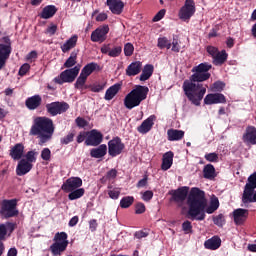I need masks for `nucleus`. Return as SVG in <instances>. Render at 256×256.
<instances>
[{
	"instance_id": "09e8293b",
	"label": "nucleus",
	"mask_w": 256,
	"mask_h": 256,
	"mask_svg": "<svg viewBox=\"0 0 256 256\" xmlns=\"http://www.w3.org/2000/svg\"><path fill=\"white\" fill-rule=\"evenodd\" d=\"M108 195H109L110 199H119V196L121 195V189L114 188L108 192Z\"/></svg>"
},
{
	"instance_id": "7ed1b4c3",
	"label": "nucleus",
	"mask_w": 256,
	"mask_h": 256,
	"mask_svg": "<svg viewBox=\"0 0 256 256\" xmlns=\"http://www.w3.org/2000/svg\"><path fill=\"white\" fill-rule=\"evenodd\" d=\"M54 132L53 120L47 117H36L30 129V135L37 136L40 139L39 145L51 141Z\"/></svg>"
},
{
	"instance_id": "69168bd1",
	"label": "nucleus",
	"mask_w": 256,
	"mask_h": 256,
	"mask_svg": "<svg viewBox=\"0 0 256 256\" xmlns=\"http://www.w3.org/2000/svg\"><path fill=\"white\" fill-rule=\"evenodd\" d=\"M172 51L174 53H179L181 51V46L179 45V42H177V40H174L172 42Z\"/></svg>"
},
{
	"instance_id": "3c124183",
	"label": "nucleus",
	"mask_w": 256,
	"mask_h": 256,
	"mask_svg": "<svg viewBox=\"0 0 256 256\" xmlns=\"http://www.w3.org/2000/svg\"><path fill=\"white\" fill-rule=\"evenodd\" d=\"M92 17H95V20L98 22H103V21H107V13L102 12L97 14V12H94L92 14Z\"/></svg>"
},
{
	"instance_id": "b1692460",
	"label": "nucleus",
	"mask_w": 256,
	"mask_h": 256,
	"mask_svg": "<svg viewBox=\"0 0 256 256\" xmlns=\"http://www.w3.org/2000/svg\"><path fill=\"white\" fill-rule=\"evenodd\" d=\"M173 152L169 151L166 152L163 155L162 158V165H161V169L162 171H169V169H171L172 165H173Z\"/></svg>"
},
{
	"instance_id": "f257e3e1",
	"label": "nucleus",
	"mask_w": 256,
	"mask_h": 256,
	"mask_svg": "<svg viewBox=\"0 0 256 256\" xmlns=\"http://www.w3.org/2000/svg\"><path fill=\"white\" fill-rule=\"evenodd\" d=\"M211 67L209 63H201L193 67V75L190 76V80H185L183 83V91L193 105H201V101H203V97L207 93V88L199 83H203V81H207L211 77V73H209Z\"/></svg>"
},
{
	"instance_id": "72a5a7b5",
	"label": "nucleus",
	"mask_w": 256,
	"mask_h": 256,
	"mask_svg": "<svg viewBox=\"0 0 256 256\" xmlns=\"http://www.w3.org/2000/svg\"><path fill=\"white\" fill-rule=\"evenodd\" d=\"M151 75H153V65L147 64L142 70V74L140 75V81H147L151 77Z\"/></svg>"
},
{
	"instance_id": "e2e57ef3",
	"label": "nucleus",
	"mask_w": 256,
	"mask_h": 256,
	"mask_svg": "<svg viewBox=\"0 0 256 256\" xmlns=\"http://www.w3.org/2000/svg\"><path fill=\"white\" fill-rule=\"evenodd\" d=\"M76 124H77L78 127H81V128L87 127V125H88L87 120H85V119H83L81 117H78L76 119Z\"/></svg>"
},
{
	"instance_id": "f03ea898",
	"label": "nucleus",
	"mask_w": 256,
	"mask_h": 256,
	"mask_svg": "<svg viewBox=\"0 0 256 256\" xmlns=\"http://www.w3.org/2000/svg\"><path fill=\"white\" fill-rule=\"evenodd\" d=\"M187 205L188 215L190 219L196 221H203L205 213L211 215L219 209V198L212 195L210 197L209 205L207 206V199H205V192L199 188H192L188 196Z\"/></svg>"
},
{
	"instance_id": "a211bd4d",
	"label": "nucleus",
	"mask_w": 256,
	"mask_h": 256,
	"mask_svg": "<svg viewBox=\"0 0 256 256\" xmlns=\"http://www.w3.org/2000/svg\"><path fill=\"white\" fill-rule=\"evenodd\" d=\"M10 55L11 44H0V69H3Z\"/></svg>"
},
{
	"instance_id": "9d476101",
	"label": "nucleus",
	"mask_w": 256,
	"mask_h": 256,
	"mask_svg": "<svg viewBox=\"0 0 256 256\" xmlns=\"http://www.w3.org/2000/svg\"><path fill=\"white\" fill-rule=\"evenodd\" d=\"M103 141V134L98 130H91L86 132V140L85 145L88 147H97V145H101Z\"/></svg>"
},
{
	"instance_id": "f8f14e48",
	"label": "nucleus",
	"mask_w": 256,
	"mask_h": 256,
	"mask_svg": "<svg viewBox=\"0 0 256 256\" xmlns=\"http://www.w3.org/2000/svg\"><path fill=\"white\" fill-rule=\"evenodd\" d=\"M83 185V180L79 177H71L68 178L61 186L62 191L65 193H71V191H75L79 189Z\"/></svg>"
},
{
	"instance_id": "864d4df0",
	"label": "nucleus",
	"mask_w": 256,
	"mask_h": 256,
	"mask_svg": "<svg viewBox=\"0 0 256 256\" xmlns=\"http://www.w3.org/2000/svg\"><path fill=\"white\" fill-rule=\"evenodd\" d=\"M213 222L215 225H218V227H222V225L225 223V217L223 214H219L213 218Z\"/></svg>"
},
{
	"instance_id": "9b49d317",
	"label": "nucleus",
	"mask_w": 256,
	"mask_h": 256,
	"mask_svg": "<svg viewBox=\"0 0 256 256\" xmlns=\"http://www.w3.org/2000/svg\"><path fill=\"white\" fill-rule=\"evenodd\" d=\"M109 33V25L99 26L91 33V41L93 43H103L107 39Z\"/></svg>"
},
{
	"instance_id": "ea45409f",
	"label": "nucleus",
	"mask_w": 256,
	"mask_h": 256,
	"mask_svg": "<svg viewBox=\"0 0 256 256\" xmlns=\"http://www.w3.org/2000/svg\"><path fill=\"white\" fill-rule=\"evenodd\" d=\"M85 83H87V77L80 74L76 80L75 88L79 89L80 91H83V89H87Z\"/></svg>"
},
{
	"instance_id": "a18cd8bd",
	"label": "nucleus",
	"mask_w": 256,
	"mask_h": 256,
	"mask_svg": "<svg viewBox=\"0 0 256 256\" xmlns=\"http://www.w3.org/2000/svg\"><path fill=\"white\" fill-rule=\"evenodd\" d=\"M182 231L186 235H189V233H193V225H191V222L189 220H186L182 223Z\"/></svg>"
},
{
	"instance_id": "2eb2a0df",
	"label": "nucleus",
	"mask_w": 256,
	"mask_h": 256,
	"mask_svg": "<svg viewBox=\"0 0 256 256\" xmlns=\"http://www.w3.org/2000/svg\"><path fill=\"white\" fill-rule=\"evenodd\" d=\"M157 117L155 115L149 116L146 120L142 122V124L137 128L138 133L145 135L149 133L151 129H153V125H155V120Z\"/></svg>"
},
{
	"instance_id": "f3484780",
	"label": "nucleus",
	"mask_w": 256,
	"mask_h": 256,
	"mask_svg": "<svg viewBox=\"0 0 256 256\" xmlns=\"http://www.w3.org/2000/svg\"><path fill=\"white\" fill-rule=\"evenodd\" d=\"M225 95L220 93L207 94L204 98L205 105H217L219 103H225Z\"/></svg>"
},
{
	"instance_id": "c756f323",
	"label": "nucleus",
	"mask_w": 256,
	"mask_h": 256,
	"mask_svg": "<svg viewBox=\"0 0 256 256\" xmlns=\"http://www.w3.org/2000/svg\"><path fill=\"white\" fill-rule=\"evenodd\" d=\"M77 35L72 36L71 38H69L62 46H61V50L63 53H67L69 51H71V49H73L75 47V45H77Z\"/></svg>"
},
{
	"instance_id": "39448f33",
	"label": "nucleus",
	"mask_w": 256,
	"mask_h": 256,
	"mask_svg": "<svg viewBox=\"0 0 256 256\" xmlns=\"http://www.w3.org/2000/svg\"><path fill=\"white\" fill-rule=\"evenodd\" d=\"M69 247V236L65 232H58L54 235L50 251L53 256H62Z\"/></svg>"
},
{
	"instance_id": "5fc2aeb1",
	"label": "nucleus",
	"mask_w": 256,
	"mask_h": 256,
	"mask_svg": "<svg viewBox=\"0 0 256 256\" xmlns=\"http://www.w3.org/2000/svg\"><path fill=\"white\" fill-rule=\"evenodd\" d=\"M167 13V10L161 9L152 19L154 23H157L158 21H161L163 17H165V14Z\"/></svg>"
},
{
	"instance_id": "ddd939ff",
	"label": "nucleus",
	"mask_w": 256,
	"mask_h": 256,
	"mask_svg": "<svg viewBox=\"0 0 256 256\" xmlns=\"http://www.w3.org/2000/svg\"><path fill=\"white\" fill-rule=\"evenodd\" d=\"M67 109H69V104L67 103L54 102L47 105L48 113L53 116L61 115V113H65Z\"/></svg>"
},
{
	"instance_id": "58836bf2",
	"label": "nucleus",
	"mask_w": 256,
	"mask_h": 256,
	"mask_svg": "<svg viewBox=\"0 0 256 256\" xmlns=\"http://www.w3.org/2000/svg\"><path fill=\"white\" fill-rule=\"evenodd\" d=\"M157 47L159 49H170L171 48V41L165 36L159 37Z\"/></svg>"
},
{
	"instance_id": "bf43d9fd",
	"label": "nucleus",
	"mask_w": 256,
	"mask_h": 256,
	"mask_svg": "<svg viewBox=\"0 0 256 256\" xmlns=\"http://www.w3.org/2000/svg\"><path fill=\"white\" fill-rule=\"evenodd\" d=\"M218 52H219V49H217L214 46L207 47V53H209V55H211L212 59L217 55Z\"/></svg>"
},
{
	"instance_id": "13d9d810",
	"label": "nucleus",
	"mask_w": 256,
	"mask_h": 256,
	"mask_svg": "<svg viewBox=\"0 0 256 256\" xmlns=\"http://www.w3.org/2000/svg\"><path fill=\"white\" fill-rule=\"evenodd\" d=\"M135 213L137 215H141V214L145 213V204H143L141 202L136 204Z\"/></svg>"
},
{
	"instance_id": "4c0bfd02",
	"label": "nucleus",
	"mask_w": 256,
	"mask_h": 256,
	"mask_svg": "<svg viewBox=\"0 0 256 256\" xmlns=\"http://www.w3.org/2000/svg\"><path fill=\"white\" fill-rule=\"evenodd\" d=\"M134 201H135V198L133 196L123 197L120 200V207L122 209H128V207H131L133 205Z\"/></svg>"
},
{
	"instance_id": "49530a36",
	"label": "nucleus",
	"mask_w": 256,
	"mask_h": 256,
	"mask_svg": "<svg viewBox=\"0 0 256 256\" xmlns=\"http://www.w3.org/2000/svg\"><path fill=\"white\" fill-rule=\"evenodd\" d=\"M142 201H145L146 203H149L153 199V191L147 190L144 192H141Z\"/></svg>"
},
{
	"instance_id": "f704fd0d",
	"label": "nucleus",
	"mask_w": 256,
	"mask_h": 256,
	"mask_svg": "<svg viewBox=\"0 0 256 256\" xmlns=\"http://www.w3.org/2000/svg\"><path fill=\"white\" fill-rule=\"evenodd\" d=\"M203 175L205 179H215V166L213 164L204 166Z\"/></svg>"
},
{
	"instance_id": "dca6fc26",
	"label": "nucleus",
	"mask_w": 256,
	"mask_h": 256,
	"mask_svg": "<svg viewBox=\"0 0 256 256\" xmlns=\"http://www.w3.org/2000/svg\"><path fill=\"white\" fill-rule=\"evenodd\" d=\"M107 6L109 7L111 13L114 15H121L125 7V3L121 0H107Z\"/></svg>"
},
{
	"instance_id": "0eeeda50",
	"label": "nucleus",
	"mask_w": 256,
	"mask_h": 256,
	"mask_svg": "<svg viewBox=\"0 0 256 256\" xmlns=\"http://www.w3.org/2000/svg\"><path fill=\"white\" fill-rule=\"evenodd\" d=\"M79 71H81V68L79 66L67 69L63 71L58 77L54 78V81L55 83H58V85H63V83H73V81L77 79Z\"/></svg>"
},
{
	"instance_id": "c85d7f7f",
	"label": "nucleus",
	"mask_w": 256,
	"mask_h": 256,
	"mask_svg": "<svg viewBox=\"0 0 256 256\" xmlns=\"http://www.w3.org/2000/svg\"><path fill=\"white\" fill-rule=\"evenodd\" d=\"M119 91H121V84L116 83L114 85H112L111 87H109L106 90L104 99L105 101H111V99H113L115 97V95H117V93H119Z\"/></svg>"
},
{
	"instance_id": "680f3d73",
	"label": "nucleus",
	"mask_w": 256,
	"mask_h": 256,
	"mask_svg": "<svg viewBox=\"0 0 256 256\" xmlns=\"http://www.w3.org/2000/svg\"><path fill=\"white\" fill-rule=\"evenodd\" d=\"M46 33H47L48 35H55V33H57V25L51 24V25L47 28Z\"/></svg>"
},
{
	"instance_id": "1a4fd4ad",
	"label": "nucleus",
	"mask_w": 256,
	"mask_h": 256,
	"mask_svg": "<svg viewBox=\"0 0 256 256\" xmlns=\"http://www.w3.org/2000/svg\"><path fill=\"white\" fill-rule=\"evenodd\" d=\"M125 150V144L121 141V138L115 137L108 142V155L110 157H117L121 155Z\"/></svg>"
},
{
	"instance_id": "aec40b11",
	"label": "nucleus",
	"mask_w": 256,
	"mask_h": 256,
	"mask_svg": "<svg viewBox=\"0 0 256 256\" xmlns=\"http://www.w3.org/2000/svg\"><path fill=\"white\" fill-rule=\"evenodd\" d=\"M233 217L236 225H243L244 221H247V217H249V211L243 208H238L233 211Z\"/></svg>"
},
{
	"instance_id": "79ce46f5",
	"label": "nucleus",
	"mask_w": 256,
	"mask_h": 256,
	"mask_svg": "<svg viewBox=\"0 0 256 256\" xmlns=\"http://www.w3.org/2000/svg\"><path fill=\"white\" fill-rule=\"evenodd\" d=\"M204 159L208 161L209 163H218L219 162V154L212 152V153H206L204 156Z\"/></svg>"
},
{
	"instance_id": "6ab92c4d",
	"label": "nucleus",
	"mask_w": 256,
	"mask_h": 256,
	"mask_svg": "<svg viewBox=\"0 0 256 256\" xmlns=\"http://www.w3.org/2000/svg\"><path fill=\"white\" fill-rule=\"evenodd\" d=\"M13 231H15V224L11 222L0 224V241H5L7 237L11 236Z\"/></svg>"
},
{
	"instance_id": "4be33fe9",
	"label": "nucleus",
	"mask_w": 256,
	"mask_h": 256,
	"mask_svg": "<svg viewBox=\"0 0 256 256\" xmlns=\"http://www.w3.org/2000/svg\"><path fill=\"white\" fill-rule=\"evenodd\" d=\"M31 169H33V164H30V162H27L26 159H22L19 161L17 165L16 173L21 177L23 175H27V173H29Z\"/></svg>"
},
{
	"instance_id": "052dcab7",
	"label": "nucleus",
	"mask_w": 256,
	"mask_h": 256,
	"mask_svg": "<svg viewBox=\"0 0 256 256\" xmlns=\"http://www.w3.org/2000/svg\"><path fill=\"white\" fill-rule=\"evenodd\" d=\"M149 235V232L147 230H140L135 233L136 239H143Z\"/></svg>"
},
{
	"instance_id": "8fccbe9b",
	"label": "nucleus",
	"mask_w": 256,
	"mask_h": 256,
	"mask_svg": "<svg viewBox=\"0 0 256 256\" xmlns=\"http://www.w3.org/2000/svg\"><path fill=\"white\" fill-rule=\"evenodd\" d=\"M121 51H122L121 46H117L110 49L108 55L109 57H119V55H121Z\"/></svg>"
},
{
	"instance_id": "a19ab883",
	"label": "nucleus",
	"mask_w": 256,
	"mask_h": 256,
	"mask_svg": "<svg viewBox=\"0 0 256 256\" xmlns=\"http://www.w3.org/2000/svg\"><path fill=\"white\" fill-rule=\"evenodd\" d=\"M77 63V54L75 52H72L70 57L66 60L64 63V67H73Z\"/></svg>"
},
{
	"instance_id": "412c9836",
	"label": "nucleus",
	"mask_w": 256,
	"mask_h": 256,
	"mask_svg": "<svg viewBox=\"0 0 256 256\" xmlns=\"http://www.w3.org/2000/svg\"><path fill=\"white\" fill-rule=\"evenodd\" d=\"M189 193V187H181L177 190H172L170 195H172V199L179 203L180 201H185L187 198V194Z\"/></svg>"
},
{
	"instance_id": "bb28decb",
	"label": "nucleus",
	"mask_w": 256,
	"mask_h": 256,
	"mask_svg": "<svg viewBox=\"0 0 256 256\" xmlns=\"http://www.w3.org/2000/svg\"><path fill=\"white\" fill-rule=\"evenodd\" d=\"M204 246L206 249H210V251H215L221 247V238L214 236L205 241Z\"/></svg>"
},
{
	"instance_id": "423d86ee",
	"label": "nucleus",
	"mask_w": 256,
	"mask_h": 256,
	"mask_svg": "<svg viewBox=\"0 0 256 256\" xmlns=\"http://www.w3.org/2000/svg\"><path fill=\"white\" fill-rule=\"evenodd\" d=\"M0 215L5 217V219L19 215V210H17V199L3 200L1 203Z\"/></svg>"
},
{
	"instance_id": "4d7b16f0",
	"label": "nucleus",
	"mask_w": 256,
	"mask_h": 256,
	"mask_svg": "<svg viewBox=\"0 0 256 256\" xmlns=\"http://www.w3.org/2000/svg\"><path fill=\"white\" fill-rule=\"evenodd\" d=\"M74 137H75V133L71 132L67 136L61 139V143H63V145H69V143L73 141Z\"/></svg>"
},
{
	"instance_id": "0e129e2a",
	"label": "nucleus",
	"mask_w": 256,
	"mask_h": 256,
	"mask_svg": "<svg viewBox=\"0 0 256 256\" xmlns=\"http://www.w3.org/2000/svg\"><path fill=\"white\" fill-rule=\"evenodd\" d=\"M37 59V52L32 51L26 56V60L29 61L30 63H33L34 60Z\"/></svg>"
},
{
	"instance_id": "20e7f679",
	"label": "nucleus",
	"mask_w": 256,
	"mask_h": 256,
	"mask_svg": "<svg viewBox=\"0 0 256 256\" xmlns=\"http://www.w3.org/2000/svg\"><path fill=\"white\" fill-rule=\"evenodd\" d=\"M149 95V87L137 85L124 98V107L126 109H135L139 107Z\"/></svg>"
},
{
	"instance_id": "e433bc0d",
	"label": "nucleus",
	"mask_w": 256,
	"mask_h": 256,
	"mask_svg": "<svg viewBox=\"0 0 256 256\" xmlns=\"http://www.w3.org/2000/svg\"><path fill=\"white\" fill-rule=\"evenodd\" d=\"M83 195H85V188H78L69 193L68 199L70 201H75L77 199H81V197H83Z\"/></svg>"
},
{
	"instance_id": "cd10ccee",
	"label": "nucleus",
	"mask_w": 256,
	"mask_h": 256,
	"mask_svg": "<svg viewBox=\"0 0 256 256\" xmlns=\"http://www.w3.org/2000/svg\"><path fill=\"white\" fill-rule=\"evenodd\" d=\"M168 141H181L185 137V131L177 129H169L167 131Z\"/></svg>"
},
{
	"instance_id": "774afa93",
	"label": "nucleus",
	"mask_w": 256,
	"mask_h": 256,
	"mask_svg": "<svg viewBox=\"0 0 256 256\" xmlns=\"http://www.w3.org/2000/svg\"><path fill=\"white\" fill-rule=\"evenodd\" d=\"M108 179H115L117 177V170L112 169L107 173Z\"/></svg>"
},
{
	"instance_id": "6e6d98bb",
	"label": "nucleus",
	"mask_w": 256,
	"mask_h": 256,
	"mask_svg": "<svg viewBox=\"0 0 256 256\" xmlns=\"http://www.w3.org/2000/svg\"><path fill=\"white\" fill-rule=\"evenodd\" d=\"M31 69V65L25 63L23 64L19 69V75L23 77L24 75H27L29 73V70Z\"/></svg>"
},
{
	"instance_id": "338daca9",
	"label": "nucleus",
	"mask_w": 256,
	"mask_h": 256,
	"mask_svg": "<svg viewBox=\"0 0 256 256\" xmlns=\"http://www.w3.org/2000/svg\"><path fill=\"white\" fill-rule=\"evenodd\" d=\"M87 139V132H80L77 136V143H83Z\"/></svg>"
},
{
	"instance_id": "393cba45",
	"label": "nucleus",
	"mask_w": 256,
	"mask_h": 256,
	"mask_svg": "<svg viewBox=\"0 0 256 256\" xmlns=\"http://www.w3.org/2000/svg\"><path fill=\"white\" fill-rule=\"evenodd\" d=\"M105 155H107V145L105 144L90 150V156L94 159H101L102 157H105Z\"/></svg>"
},
{
	"instance_id": "37998d69",
	"label": "nucleus",
	"mask_w": 256,
	"mask_h": 256,
	"mask_svg": "<svg viewBox=\"0 0 256 256\" xmlns=\"http://www.w3.org/2000/svg\"><path fill=\"white\" fill-rule=\"evenodd\" d=\"M40 157L42 161L49 163V161H51V150L49 148L42 149Z\"/></svg>"
},
{
	"instance_id": "6e6552de",
	"label": "nucleus",
	"mask_w": 256,
	"mask_h": 256,
	"mask_svg": "<svg viewBox=\"0 0 256 256\" xmlns=\"http://www.w3.org/2000/svg\"><path fill=\"white\" fill-rule=\"evenodd\" d=\"M195 1L193 0H186L184 5L180 8L178 12V17L181 19V21H185L188 23V21L195 15Z\"/></svg>"
},
{
	"instance_id": "de8ad7c7",
	"label": "nucleus",
	"mask_w": 256,
	"mask_h": 256,
	"mask_svg": "<svg viewBox=\"0 0 256 256\" xmlns=\"http://www.w3.org/2000/svg\"><path fill=\"white\" fill-rule=\"evenodd\" d=\"M134 51H135V47L133 46V44L127 43L124 46V55H126V57H131Z\"/></svg>"
},
{
	"instance_id": "2f4dec72",
	"label": "nucleus",
	"mask_w": 256,
	"mask_h": 256,
	"mask_svg": "<svg viewBox=\"0 0 256 256\" xmlns=\"http://www.w3.org/2000/svg\"><path fill=\"white\" fill-rule=\"evenodd\" d=\"M55 13H57V8L53 5H49L43 9L40 16L42 19H51Z\"/></svg>"
},
{
	"instance_id": "5701e85b",
	"label": "nucleus",
	"mask_w": 256,
	"mask_h": 256,
	"mask_svg": "<svg viewBox=\"0 0 256 256\" xmlns=\"http://www.w3.org/2000/svg\"><path fill=\"white\" fill-rule=\"evenodd\" d=\"M142 67H143V63H141V61L132 62L126 68V75L128 77H135V75H139L141 73Z\"/></svg>"
},
{
	"instance_id": "a878e982",
	"label": "nucleus",
	"mask_w": 256,
	"mask_h": 256,
	"mask_svg": "<svg viewBox=\"0 0 256 256\" xmlns=\"http://www.w3.org/2000/svg\"><path fill=\"white\" fill-rule=\"evenodd\" d=\"M24 151H25V146H23V144H21V143H18L14 147H12V149L10 151V156L15 161H19V159H21V157H23Z\"/></svg>"
},
{
	"instance_id": "4468645a",
	"label": "nucleus",
	"mask_w": 256,
	"mask_h": 256,
	"mask_svg": "<svg viewBox=\"0 0 256 256\" xmlns=\"http://www.w3.org/2000/svg\"><path fill=\"white\" fill-rule=\"evenodd\" d=\"M242 140L246 145H256V128L254 126H248L243 134Z\"/></svg>"
},
{
	"instance_id": "c03bdc74",
	"label": "nucleus",
	"mask_w": 256,
	"mask_h": 256,
	"mask_svg": "<svg viewBox=\"0 0 256 256\" xmlns=\"http://www.w3.org/2000/svg\"><path fill=\"white\" fill-rule=\"evenodd\" d=\"M26 161L27 163H30L32 165V163H35L37 161V152L36 151H29L26 154Z\"/></svg>"
},
{
	"instance_id": "473e14b6",
	"label": "nucleus",
	"mask_w": 256,
	"mask_h": 256,
	"mask_svg": "<svg viewBox=\"0 0 256 256\" xmlns=\"http://www.w3.org/2000/svg\"><path fill=\"white\" fill-rule=\"evenodd\" d=\"M96 69H99V66L97 63L92 62L87 64L82 70L80 75H83L84 77H89V75H91V73H93V71H95Z\"/></svg>"
},
{
	"instance_id": "603ef678",
	"label": "nucleus",
	"mask_w": 256,
	"mask_h": 256,
	"mask_svg": "<svg viewBox=\"0 0 256 256\" xmlns=\"http://www.w3.org/2000/svg\"><path fill=\"white\" fill-rule=\"evenodd\" d=\"M223 89H225V83L222 81L215 82L211 87V91H223Z\"/></svg>"
},
{
	"instance_id": "7c9ffc66",
	"label": "nucleus",
	"mask_w": 256,
	"mask_h": 256,
	"mask_svg": "<svg viewBox=\"0 0 256 256\" xmlns=\"http://www.w3.org/2000/svg\"><path fill=\"white\" fill-rule=\"evenodd\" d=\"M39 105H41V96L39 95L32 96L26 100V107L28 109H37Z\"/></svg>"
},
{
	"instance_id": "c9c22d12",
	"label": "nucleus",
	"mask_w": 256,
	"mask_h": 256,
	"mask_svg": "<svg viewBox=\"0 0 256 256\" xmlns=\"http://www.w3.org/2000/svg\"><path fill=\"white\" fill-rule=\"evenodd\" d=\"M227 52L225 50H222L221 52H218L217 55L213 58L214 65H223L227 61Z\"/></svg>"
}]
</instances>
